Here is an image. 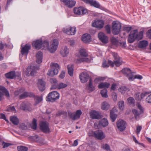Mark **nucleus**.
<instances>
[{
	"label": "nucleus",
	"mask_w": 151,
	"mask_h": 151,
	"mask_svg": "<svg viewBox=\"0 0 151 151\" xmlns=\"http://www.w3.org/2000/svg\"><path fill=\"white\" fill-rule=\"evenodd\" d=\"M91 36L89 34H84L81 37L82 41L85 43H87L90 41Z\"/></svg>",
	"instance_id": "bb28decb"
},
{
	"label": "nucleus",
	"mask_w": 151,
	"mask_h": 151,
	"mask_svg": "<svg viewBox=\"0 0 151 151\" xmlns=\"http://www.w3.org/2000/svg\"><path fill=\"white\" fill-rule=\"evenodd\" d=\"M34 100H35V105L36 106L41 102L43 100L42 96H34Z\"/></svg>",
	"instance_id": "72a5a7b5"
},
{
	"label": "nucleus",
	"mask_w": 151,
	"mask_h": 151,
	"mask_svg": "<svg viewBox=\"0 0 151 151\" xmlns=\"http://www.w3.org/2000/svg\"><path fill=\"white\" fill-rule=\"evenodd\" d=\"M92 135L95 138L100 140H101L105 137V135L101 130H97L93 132Z\"/></svg>",
	"instance_id": "6e6552de"
},
{
	"label": "nucleus",
	"mask_w": 151,
	"mask_h": 151,
	"mask_svg": "<svg viewBox=\"0 0 151 151\" xmlns=\"http://www.w3.org/2000/svg\"><path fill=\"white\" fill-rule=\"evenodd\" d=\"M118 116L117 114L116 115H110V117L111 121L112 122H114Z\"/></svg>",
	"instance_id": "4d7b16f0"
},
{
	"label": "nucleus",
	"mask_w": 151,
	"mask_h": 151,
	"mask_svg": "<svg viewBox=\"0 0 151 151\" xmlns=\"http://www.w3.org/2000/svg\"><path fill=\"white\" fill-rule=\"evenodd\" d=\"M110 107V105L106 102L102 103L101 105V109L103 110H107Z\"/></svg>",
	"instance_id": "58836bf2"
},
{
	"label": "nucleus",
	"mask_w": 151,
	"mask_h": 151,
	"mask_svg": "<svg viewBox=\"0 0 151 151\" xmlns=\"http://www.w3.org/2000/svg\"><path fill=\"white\" fill-rule=\"evenodd\" d=\"M30 48V45L26 44L24 47H22L21 51V53L23 55H27Z\"/></svg>",
	"instance_id": "6ab92c4d"
},
{
	"label": "nucleus",
	"mask_w": 151,
	"mask_h": 151,
	"mask_svg": "<svg viewBox=\"0 0 151 151\" xmlns=\"http://www.w3.org/2000/svg\"><path fill=\"white\" fill-rule=\"evenodd\" d=\"M118 90L122 94H124L129 91V88L126 86H122L120 87Z\"/></svg>",
	"instance_id": "f704fd0d"
},
{
	"label": "nucleus",
	"mask_w": 151,
	"mask_h": 151,
	"mask_svg": "<svg viewBox=\"0 0 151 151\" xmlns=\"http://www.w3.org/2000/svg\"><path fill=\"white\" fill-rule=\"evenodd\" d=\"M99 40L103 43H106L108 42V37L102 32L99 33L98 35Z\"/></svg>",
	"instance_id": "a211bd4d"
},
{
	"label": "nucleus",
	"mask_w": 151,
	"mask_h": 151,
	"mask_svg": "<svg viewBox=\"0 0 151 151\" xmlns=\"http://www.w3.org/2000/svg\"><path fill=\"white\" fill-rule=\"evenodd\" d=\"M108 124V122L107 120L105 118L102 119L99 122V124L104 127L107 126Z\"/></svg>",
	"instance_id": "e433bc0d"
},
{
	"label": "nucleus",
	"mask_w": 151,
	"mask_h": 151,
	"mask_svg": "<svg viewBox=\"0 0 151 151\" xmlns=\"http://www.w3.org/2000/svg\"><path fill=\"white\" fill-rule=\"evenodd\" d=\"M82 113V112L81 110H77L76 113H72L70 111H68L69 117L73 120L79 119Z\"/></svg>",
	"instance_id": "423d86ee"
},
{
	"label": "nucleus",
	"mask_w": 151,
	"mask_h": 151,
	"mask_svg": "<svg viewBox=\"0 0 151 151\" xmlns=\"http://www.w3.org/2000/svg\"><path fill=\"white\" fill-rule=\"evenodd\" d=\"M0 90L2 91L4 93L5 96L7 97H9L10 95L9 92L3 86H0Z\"/></svg>",
	"instance_id": "c9c22d12"
},
{
	"label": "nucleus",
	"mask_w": 151,
	"mask_h": 151,
	"mask_svg": "<svg viewBox=\"0 0 151 151\" xmlns=\"http://www.w3.org/2000/svg\"><path fill=\"white\" fill-rule=\"evenodd\" d=\"M79 78L82 83L86 82L88 79L91 78L88 73L86 72H84L81 73L79 76Z\"/></svg>",
	"instance_id": "9d476101"
},
{
	"label": "nucleus",
	"mask_w": 151,
	"mask_h": 151,
	"mask_svg": "<svg viewBox=\"0 0 151 151\" xmlns=\"http://www.w3.org/2000/svg\"><path fill=\"white\" fill-rule=\"evenodd\" d=\"M128 101L131 104H134L135 103V100L134 98L132 97H129L127 99Z\"/></svg>",
	"instance_id": "bf43d9fd"
},
{
	"label": "nucleus",
	"mask_w": 151,
	"mask_h": 151,
	"mask_svg": "<svg viewBox=\"0 0 151 151\" xmlns=\"http://www.w3.org/2000/svg\"><path fill=\"white\" fill-rule=\"evenodd\" d=\"M29 139L31 141H34L40 143L42 142V139L37 135L30 136L29 137Z\"/></svg>",
	"instance_id": "7c9ffc66"
},
{
	"label": "nucleus",
	"mask_w": 151,
	"mask_h": 151,
	"mask_svg": "<svg viewBox=\"0 0 151 151\" xmlns=\"http://www.w3.org/2000/svg\"><path fill=\"white\" fill-rule=\"evenodd\" d=\"M95 87L92 85V79L90 78L88 85V89L91 91H93L95 90Z\"/></svg>",
	"instance_id": "a18cd8bd"
},
{
	"label": "nucleus",
	"mask_w": 151,
	"mask_h": 151,
	"mask_svg": "<svg viewBox=\"0 0 151 151\" xmlns=\"http://www.w3.org/2000/svg\"><path fill=\"white\" fill-rule=\"evenodd\" d=\"M136 106L140 111V114H143L144 113V109L142 106L139 103H137L136 104Z\"/></svg>",
	"instance_id": "37998d69"
},
{
	"label": "nucleus",
	"mask_w": 151,
	"mask_h": 151,
	"mask_svg": "<svg viewBox=\"0 0 151 151\" xmlns=\"http://www.w3.org/2000/svg\"><path fill=\"white\" fill-rule=\"evenodd\" d=\"M107 90L106 89H104L102 90L101 92V94L103 97L107 98L108 97L107 95Z\"/></svg>",
	"instance_id": "09e8293b"
},
{
	"label": "nucleus",
	"mask_w": 151,
	"mask_h": 151,
	"mask_svg": "<svg viewBox=\"0 0 151 151\" xmlns=\"http://www.w3.org/2000/svg\"><path fill=\"white\" fill-rule=\"evenodd\" d=\"M103 148L107 151H108L110 149L109 145L106 144L103 145Z\"/></svg>",
	"instance_id": "338daca9"
},
{
	"label": "nucleus",
	"mask_w": 151,
	"mask_h": 151,
	"mask_svg": "<svg viewBox=\"0 0 151 151\" xmlns=\"http://www.w3.org/2000/svg\"><path fill=\"white\" fill-rule=\"evenodd\" d=\"M148 45V42L146 40H142L139 42L138 47L143 48L146 47Z\"/></svg>",
	"instance_id": "2f4dec72"
},
{
	"label": "nucleus",
	"mask_w": 151,
	"mask_h": 151,
	"mask_svg": "<svg viewBox=\"0 0 151 151\" xmlns=\"http://www.w3.org/2000/svg\"><path fill=\"white\" fill-rule=\"evenodd\" d=\"M5 77L9 79H13L16 77V73L15 71H10L8 73L5 74Z\"/></svg>",
	"instance_id": "a878e982"
},
{
	"label": "nucleus",
	"mask_w": 151,
	"mask_h": 151,
	"mask_svg": "<svg viewBox=\"0 0 151 151\" xmlns=\"http://www.w3.org/2000/svg\"><path fill=\"white\" fill-rule=\"evenodd\" d=\"M37 85L39 88L40 91H43L45 89V83L42 79H40L38 80Z\"/></svg>",
	"instance_id": "b1692460"
},
{
	"label": "nucleus",
	"mask_w": 151,
	"mask_h": 151,
	"mask_svg": "<svg viewBox=\"0 0 151 151\" xmlns=\"http://www.w3.org/2000/svg\"><path fill=\"white\" fill-rule=\"evenodd\" d=\"M74 13L76 14L80 15L84 14L87 12V9L82 7H75L73 9Z\"/></svg>",
	"instance_id": "4468645a"
},
{
	"label": "nucleus",
	"mask_w": 151,
	"mask_h": 151,
	"mask_svg": "<svg viewBox=\"0 0 151 151\" xmlns=\"http://www.w3.org/2000/svg\"><path fill=\"white\" fill-rule=\"evenodd\" d=\"M91 6H93L97 8L100 9L101 7L98 2L95 0H92V2Z\"/></svg>",
	"instance_id": "ea45409f"
},
{
	"label": "nucleus",
	"mask_w": 151,
	"mask_h": 151,
	"mask_svg": "<svg viewBox=\"0 0 151 151\" xmlns=\"http://www.w3.org/2000/svg\"><path fill=\"white\" fill-rule=\"evenodd\" d=\"M112 54L114 59V62L109 60L108 61V64L112 67L114 66V64L116 66L119 67L122 64V60L121 58L116 53L113 52Z\"/></svg>",
	"instance_id": "f03ea898"
},
{
	"label": "nucleus",
	"mask_w": 151,
	"mask_h": 151,
	"mask_svg": "<svg viewBox=\"0 0 151 151\" xmlns=\"http://www.w3.org/2000/svg\"><path fill=\"white\" fill-rule=\"evenodd\" d=\"M79 53L82 56L86 57L88 56V53L85 49H82L79 50Z\"/></svg>",
	"instance_id": "a19ab883"
},
{
	"label": "nucleus",
	"mask_w": 151,
	"mask_h": 151,
	"mask_svg": "<svg viewBox=\"0 0 151 151\" xmlns=\"http://www.w3.org/2000/svg\"><path fill=\"white\" fill-rule=\"evenodd\" d=\"M63 115H65V117H67V112L66 111H60L57 114L58 116H61Z\"/></svg>",
	"instance_id": "13d9d810"
},
{
	"label": "nucleus",
	"mask_w": 151,
	"mask_h": 151,
	"mask_svg": "<svg viewBox=\"0 0 151 151\" xmlns=\"http://www.w3.org/2000/svg\"><path fill=\"white\" fill-rule=\"evenodd\" d=\"M59 94L56 91L50 93L46 98V100L47 101L53 102L59 99Z\"/></svg>",
	"instance_id": "7ed1b4c3"
},
{
	"label": "nucleus",
	"mask_w": 151,
	"mask_h": 151,
	"mask_svg": "<svg viewBox=\"0 0 151 151\" xmlns=\"http://www.w3.org/2000/svg\"><path fill=\"white\" fill-rule=\"evenodd\" d=\"M63 31L68 35H73L75 34L76 29L74 27H66L63 29Z\"/></svg>",
	"instance_id": "1a4fd4ad"
},
{
	"label": "nucleus",
	"mask_w": 151,
	"mask_h": 151,
	"mask_svg": "<svg viewBox=\"0 0 151 151\" xmlns=\"http://www.w3.org/2000/svg\"><path fill=\"white\" fill-rule=\"evenodd\" d=\"M37 127V120L35 119H33L32 122V128L34 129H36Z\"/></svg>",
	"instance_id": "864d4df0"
},
{
	"label": "nucleus",
	"mask_w": 151,
	"mask_h": 151,
	"mask_svg": "<svg viewBox=\"0 0 151 151\" xmlns=\"http://www.w3.org/2000/svg\"><path fill=\"white\" fill-rule=\"evenodd\" d=\"M123 74L126 76L130 81H132L133 78V75L135 73L132 71L129 68H125L123 69L122 70Z\"/></svg>",
	"instance_id": "0eeeda50"
},
{
	"label": "nucleus",
	"mask_w": 151,
	"mask_h": 151,
	"mask_svg": "<svg viewBox=\"0 0 151 151\" xmlns=\"http://www.w3.org/2000/svg\"><path fill=\"white\" fill-rule=\"evenodd\" d=\"M68 73L71 76H73V69L72 65H68L67 66Z\"/></svg>",
	"instance_id": "4c0bfd02"
},
{
	"label": "nucleus",
	"mask_w": 151,
	"mask_h": 151,
	"mask_svg": "<svg viewBox=\"0 0 151 151\" xmlns=\"http://www.w3.org/2000/svg\"><path fill=\"white\" fill-rule=\"evenodd\" d=\"M17 150L18 151H27L28 148V147L24 146H17Z\"/></svg>",
	"instance_id": "de8ad7c7"
},
{
	"label": "nucleus",
	"mask_w": 151,
	"mask_h": 151,
	"mask_svg": "<svg viewBox=\"0 0 151 151\" xmlns=\"http://www.w3.org/2000/svg\"><path fill=\"white\" fill-rule=\"evenodd\" d=\"M132 29V27H124V30L129 32H130Z\"/></svg>",
	"instance_id": "774afa93"
},
{
	"label": "nucleus",
	"mask_w": 151,
	"mask_h": 151,
	"mask_svg": "<svg viewBox=\"0 0 151 151\" xmlns=\"http://www.w3.org/2000/svg\"><path fill=\"white\" fill-rule=\"evenodd\" d=\"M40 128L41 130L43 132L47 133L50 131V129L49 127L48 124L45 122H42L40 124Z\"/></svg>",
	"instance_id": "2eb2a0df"
},
{
	"label": "nucleus",
	"mask_w": 151,
	"mask_h": 151,
	"mask_svg": "<svg viewBox=\"0 0 151 151\" xmlns=\"http://www.w3.org/2000/svg\"><path fill=\"white\" fill-rule=\"evenodd\" d=\"M105 29L106 31V32L108 34H110L111 33V30L109 26L108 25H106L105 27Z\"/></svg>",
	"instance_id": "e2e57ef3"
},
{
	"label": "nucleus",
	"mask_w": 151,
	"mask_h": 151,
	"mask_svg": "<svg viewBox=\"0 0 151 151\" xmlns=\"http://www.w3.org/2000/svg\"><path fill=\"white\" fill-rule=\"evenodd\" d=\"M60 1L63 2L64 5L70 8L74 6L76 4L75 1L72 0H60Z\"/></svg>",
	"instance_id": "dca6fc26"
},
{
	"label": "nucleus",
	"mask_w": 151,
	"mask_h": 151,
	"mask_svg": "<svg viewBox=\"0 0 151 151\" xmlns=\"http://www.w3.org/2000/svg\"><path fill=\"white\" fill-rule=\"evenodd\" d=\"M42 41L41 40H38L32 43L33 47L39 50L42 48Z\"/></svg>",
	"instance_id": "5701e85b"
},
{
	"label": "nucleus",
	"mask_w": 151,
	"mask_h": 151,
	"mask_svg": "<svg viewBox=\"0 0 151 151\" xmlns=\"http://www.w3.org/2000/svg\"><path fill=\"white\" fill-rule=\"evenodd\" d=\"M143 32L138 33V30L135 29L131 31L128 38V41L130 43L133 42L136 40H140L142 39Z\"/></svg>",
	"instance_id": "f257e3e1"
},
{
	"label": "nucleus",
	"mask_w": 151,
	"mask_h": 151,
	"mask_svg": "<svg viewBox=\"0 0 151 151\" xmlns=\"http://www.w3.org/2000/svg\"><path fill=\"white\" fill-rule=\"evenodd\" d=\"M38 70V67L34 65H31L28 67L26 71V74L27 76H33L36 73V71Z\"/></svg>",
	"instance_id": "39448f33"
},
{
	"label": "nucleus",
	"mask_w": 151,
	"mask_h": 151,
	"mask_svg": "<svg viewBox=\"0 0 151 151\" xmlns=\"http://www.w3.org/2000/svg\"><path fill=\"white\" fill-rule=\"evenodd\" d=\"M90 117L92 119H99L101 118L99 113L95 110H92L90 112Z\"/></svg>",
	"instance_id": "aec40b11"
},
{
	"label": "nucleus",
	"mask_w": 151,
	"mask_h": 151,
	"mask_svg": "<svg viewBox=\"0 0 151 151\" xmlns=\"http://www.w3.org/2000/svg\"><path fill=\"white\" fill-rule=\"evenodd\" d=\"M6 111H12L14 113H15L16 112V110L15 109V107L14 106H9L7 108V110H6Z\"/></svg>",
	"instance_id": "5fc2aeb1"
},
{
	"label": "nucleus",
	"mask_w": 151,
	"mask_h": 151,
	"mask_svg": "<svg viewBox=\"0 0 151 151\" xmlns=\"http://www.w3.org/2000/svg\"><path fill=\"white\" fill-rule=\"evenodd\" d=\"M20 108L24 111H31L32 110V105L28 102H22L20 105Z\"/></svg>",
	"instance_id": "9b49d317"
},
{
	"label": "nucleus",
	"mask_w": 151,
	"mask_h": 151,
	"mask_svg": "<svg viewBox=\"0 0 151 151\" xmlns=\"http://www.w3.org/2000/svg\"><path fill=\"white\" fill-rule=\"evenodd\" d=\"M126 122L122 120H119L116 122V125L119 130L121 132L124 131L126 128Z\"/></svg>",
	"instance_id": "ddd939ff"
},
{
	"label": "nucleus",
	"mask_w": 151,
	"mask_h": 151,
	"mask_svg": "<svg viewBox=\"0 0 151 151\" xmlns=\"http://www.w3.org/2000/svg\"><path fill=\"white\" fill-rule=\"evenodd\" d=\"M104 24L102 20H97L92 23V26L96 28H101L103 27Z\"/></svg>",
	"instance_id": "4be33fe9"
},
{
	"label": "nucleus",
	"mask_w": 151,
	"mask_h": 151,
	"mask_svg": "<svg viewBox=\"0 0 151 151\" xmlns=\"http://www.w3.org/2000/svg\"><path fill=\"white\" fill-rule=\"evenodd\" d=\"M149 93H150L148 92H144L141 93H138L135 94L134 98L136 100L140 101L145 97L149 94Z\"/></svg>",
	"instance_id": "f3484780"
},
{
	"label": "nucleus",
	"mask_w": 151,
	"mask_h": 151,
	"mask_svg": "<svg viewBox=\"0 0 151 151\" xmlns=\"http://www.w3.org/2000/svg\"><path fill=\"white\" fill-rule=\"evenodd\" d=\"M69 49L67 47L63 48L60 51V53L63 57L67 56L69 53Z\"/></svg>",
	"instance_id": "393cba45"
},
{
	"label": "nucleus",
	"mask_w": 151,
	"mask_h": 151,
	"mask_svg": "<svg viewBox=\"0 0 151 151\" xmlns=\"http://www.w3.org/2000/svg\"><path fill=\"white\" fill-rule=\"evenodd\" d=\"M111 41L112 44L113 45H116L118 43L117 40L115 38L113 37L111 39Z\"/></svg>",
	"instance_id": "603ef678"
},
{
	"label": "nucleus",
	"mask_w": 151,
	"mask_h": 151,
	"mask_svg": "<svg viewBox=\"0 0 151 151\" xmlns=\"http://www.w3.org/2000/svg\"><path fill=\"white\" fill-rule=\"evenodd\" d=\"M110 83L107 82L102 83H100L98 86V87L99 88H108L110 86Z\"/></svg>",
	"instance_id": "473e14b6"
},
{
	"label": "nucleus",
	"mask_w": 151,
	"mask_h": 151,
	"mask_svg": "<svg viewBox=\"0 0 151 151\" xmlns=\"http://www.w3.org/2000/svg\"><path fill=\"white\" fill-rule=\"evenodd\" d=\"M117 112V110L115 108H113L110 111V115H116Z\"/></svg>",
	"instance_id": "6e6d98bb"
},
{
	"label": "nucleus",
	"mask_w": 151,
	"mask_h": 151,
	"mask_svg": "<svg viewBox=\"0 0 151 151\" xmlns=\"http://www.w3.org/2000/svg\"><path fill=\"white\" fill-rule=\"evenodd\" d=\"M34 96L33 93L25 92L19 96L20 99H24L28 96L32 97Z\"/></svg>",
	"instance_id": "c756f323"
},
{
	"label": "nucleus",
	"mask_w": 151,
	"mask_h": 151,
	"mask_svg": "<svg viewBox=\"0 0 151 151\" xmlns=\"http://www.w3.org/2000/svg\"><path fill=\"white\" fill-rule=\"evenodd\" d=\"M121 28V25L119 23L115 22L112 23V33L114 35H118Z\"/></svg>",
	"instance_id": "f8f14e48"
},
{
	"label": "nucleus",
	"mask_w": 151,
	"mask_h": 151,
	"mask_svg": "<svg viewBox=\"0 0 151 151\" xmlns=\"http://www.w3.org/2000/svg\"><path fill=\"white\" fill-rule=\"evenodd\" d=\"M50 82L51 83L53 84V85H55V84H57L56 79L55 78H52L50 79Z\"/></svg>",
	"instance_id": "69168bd1"
},
{
	"label": "nucleus",
	"mask_w": 151,
	"mask_h": 151,
	"mask_svg": "<svg viewBox=\"0 0 151 151\" xmlns=\"http://www.w3.org/2000/svg\"><path fill=\"white\" fill-rule=\"evenodd\" d=\"M132 111L136 118L139 116L140 115L142 114H140V111H138L137 110L135 109H133Z\"/></svg>",
	"instance_id": "3c124183"
},
{
	"label": "nucleus",
	"mask_w": 151,
	"mask_h": 151,
	"mask_svg": "<svg viewBox=\"0 0 151 151\" xmlns=\"http://www.w3.org/2000/svg\"><path fill=\"white\" fill-rule=\"evenodd\" d=\"M10 121L15 125H17L19 123V120L16 116H12L10 117Z\"/></svg>",
	"instance_id": "c85d7f7f"
},
{
	"label": "nucleus",
	"mask_w": 151,
	"mask_h": 151,
	"mask_svg": "<svg viewBox=\"0 0 151 151\" xmlns=\"http://www.w3.org/2000/svg\"><path fill=\"white\" fill-rule=\"evenodd\" d=\"M52 67L48 70L47 74L49 76L52 77L58 74L60 67L59 65L57 63H52Z\"/></svg>",
	"instance_id": "20e7f679"
},
{
	"label": "nucleus",
	"mask_w": 151,
	"mask_h": 151,
	"mask_svg": "<svg viewBox=\"0 0 151 151\" xmlns=\"http://www.w3.org/2000/svg\"><path fill=\"white\" fill-rule=\"evenodd\" d=\"M133 78L132 79V81H133V80L135 78L141 80L142 78V76L139 75H136L134 76L133 75Z\"/></svg>",
	"instance_id": "680f3d73"
},
{
	"label": "nucleus",
	"mask_w": 151,
	"mask_h": 151,
	"mask_svg": "<svg viewBox=\"0 0 151 151\" xmlns=\"http://www.w3.org/2000/svg\"><path fill=\"white\" fill-rule=\"evenodd\" d=\"M49 43L47 41L45 40L43 42H42V47H43L42 49H48L49 47Z\"/></svg>",
	"instance_id": "c03bdc74"
},
{
	"label": "nucleus",
	"mask_w": 151,
	"mask_h": 151,
	"mask_svg": "<svg viewBox=\"0 0 151 151\" xmlns=\"http://www.w3.org/2000/svg\"><path fill=\"white\" fill-rule=\"evenodd\" d=\"M146 101L148 103H151V94L149 95L147 97Z\"/></svg>",
	"instance_id": "0e129e2a"
},
{
	"label": "nucleus",
	"mask_w": 151,
	"mask_h": 151,
	"mask_svg": "<svg viewBox=\"0 0 151 151\" xmlns=\"http://www.w3.org/2000/svg\"><path fill=\"white\" fill-rule=\"evenodd\" d=\"M58 42L57 40L56 39H54L53 40V43L52 45L54 47V49L53 51L52 50V52H53L55 50H56L58 47Z\"/></svg>",
	"instance_id": "49530a36"
},
{
	"label": "nucleus",
	"mask_w": 151,
	"mask_h": 151,
	"mask_svg": "<svg viewBox=\"0 0 151 151\" xmlns=\"http://www.w3.org/2000/svg\"><path fill=\"white\" fill-rule=\"evenodd\" d=\"M36 57L37 58L36 62L38 64L42 63V53L41 52L39 51L37 53Z\"/></svg>",
	"instance_id": "cd10ccee"
},
{
	"label": "nucleus",
	"mask_w": 151,
	"mask_h": 151,
	"mask_svg": "<svg viewBox=\"0 0 151 151\" xmlns=\"http://www.w3.org/2000/svg\"><path fill=\"white\" fill-rule=\"evenodd\" d=\"M11 145H12V144L11 143H6L4 142H3L2 143L3 148H4L7 147Z\"/></svg>",
	"instance_id": "052dcab7"
},
{
	"label": "nucleus",
	"mask_w": 151,
	"mask_h": 151,
	"mask_svg": "<svg viewBox=\"0 0 151 151\" xmlns=\"http://www.w3.org/2000/svg\"><path fill=\"white\" fill-rule=\"evenodd\" d=\"M124 101H120L118 103L117 105L120 110H122L123 109L124 106Z\"/></svg>",
	"instance_id": "8fccbe9b"
},
{
	"label": "nucleus",
	"mask_w": 151,
	"mask_h": 151,
	"mask_svg": "<svg viewBox=\"0 0 151 151\" xmlns=\"http://www.w3.org/2000/svg\"><path fill=\"white\" fill-rule=\"evenodd\" d=\"M67 85L65 83H60L59 84H55V85H52V87L51 88V89H55L58 88L60 89L66 87Z\"/></svg>",
	"instance_id": "412c9836"
},
{
	"label": "nucleus",
	"mask_w": 151,
	"mask_h": 151,
	"mask_svg": "<svg viewBox=\"0 0 151 151\" xmlns=\"http://www.w3.org/2000/svg\"><path fill=\"white\" fill-rule=\"evenodd\" d=\"M78 63H81L83 62H86L88 63H89L90 62V59L88 58H80V59H78Z\"/></svg>",
	"instance_id": "79ce46f5"
}]
</instances>
